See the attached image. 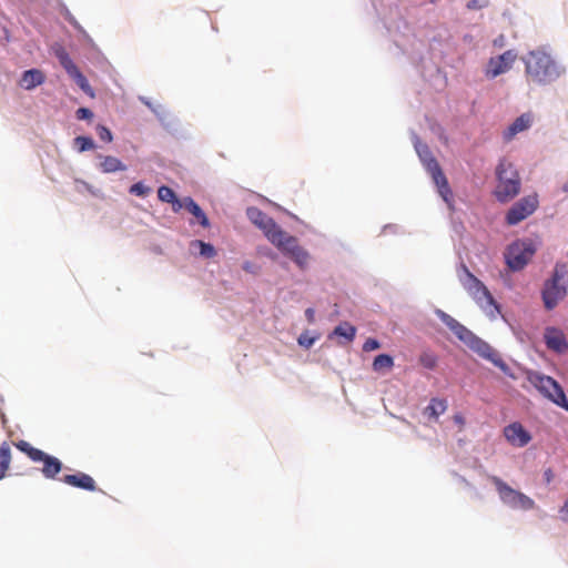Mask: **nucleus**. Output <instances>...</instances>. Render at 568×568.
Here are the masks:
<instances>
[{
    "label": "nucleus",
    "mask_w": 568,
    "mask_h": 568,
    "mask_svg": "<svg viewBox=\"0 0 568 568\" xmlns=\"http://www.w3.org/2000/svg\"><path fill=\"white\" fill-rule=\"evenodd\" d=\"M435 315L471 352L477 354L480 358L490 362L494 366L498 367L506 376L515 378V374L511 371L510 366L501 358L498 351H496L488 342L477 336L473 331H470L468 327L459 323L456 318H454L443 310L436 308Z\"/></svg>",
    "instance_id": "nucleus-1"
},
{
    "label": "nucleus",
    "mask_w": 568,
    "mask_h": 568,
    "mask_svg": "<svg viewBox=\"0 0 568 568\" xmlns=\"http://www.w3.org/2000/svg\"><path fill=\"white\" fill-rule=\"evenodd\" d=\"M526 74L538 85L545 87L557 82L567 73L566 65L551 54L549 45H541L528 51L523 57Z\"/></svg>",
    "instance_id": "nucleus-2"
},
{
    "label": "nucleus",
    "mask_w": 568,
    "mask_h": 568,
    "mask_svg": "<svg viewBox=\"0 0 568 568\" xmlns=\"http://www.w3.org/2000/svg\"><path fill=\"white\" fill-rule=\"evenodd\" d=\"M410 139L414 145V149L418 155V159L426 170V172L432 176L434 184L437 187V192L443 201L448 205V207H453V192L449 186L448 180L444 174L438 161L434 156L429 146L422 142L417 133L412 130Z\"/></svg>",
    "instance_id": "nucleus-3"
},
{
    "label": "nucleus",
    "mask_w": 568,
    "mask_h": 568,
    "mask_svg": "<svg viewBox=\"0 0 568 568\" xmlns=\"http://www.w3.org/2000/svg\"><path fill=\"white\" fill-rule=\"evenodd\" d=\"M567 276L568 264L557 262L541 288V300L547 311H552L567 296L568 282H565Z\"/></svg>",
    "instance_id": "nucleus-4"
},
{
    "label": "nucleus",
    "mask_w": 568,
    "mask_h": 568,
    "mask_svg": "<svg viewBox=\"0 0 568 568\" xmlns=\"http://www.w3.org/2000/svg\"><path fill=\"white\" fill-rule=\"evenodd\" d=\"M526 379L548 400L568 413V398L564 387L554 377L528 369Z\"/></svg>",
    "instance_id": "nucleus-5"
},
{
    "label": "nucleus",
    "mask_w": 568,
    "mask_h": 568,
    "mask_svg": "<svg viewBox=\"0 0 568 568\" xmlns=\"http://www.w3.org/2000/svg\"><path fill=\"white\" fill-rule=\"evenodd\" d=\"M496 178L498 186L495 195L499 202H508L520 192L521 181L515 165L503 159L496 166Z\"/></svg>",
    "instance_id": "nucleus-6"
},
{
    "label": "nucleus",
    "mask_w": 568,
    "mask_h": 568,
    "mask_svg": "<svg viewBox=\"0 0 568 568\" xmlns=\"http://www.w3.org/2000/svg\"><path fill=\"white\" fill-rule=\"evenodd\" d=\"M537 250L538 245L535 240L517 239L507 246L504 253L505 263L511 272H519L527 266Z\"/></svg>",
    "instance_id": "nucleus-7"
},
{
    "label": "nucleus",
    "mask_w": 568,
    "mask_h": 568,
    "mask_svg": "<svg viewBox=\"0 0 568 568\" xmlns=\"http://www.w3.org/2000/svg\"><path fill=\"white\" fill-rule=\"evenodd\" d=\"M495 486L500 501L513 510L528 511L536 507V503L532 498L510 487L506 481L497 476L490 478Z\"/></svg>",
    "instance_id": "nucleus-8"
},
{
    "label": "nucleus",
    "mask_w": 568,
    "mask_h": 568,
    "mask_svg": "<svg viewBox=\"0 0 568 568\" xmlns=\"http://www.w3.org/2000/svg\"><path fill=\"white\" fill-rule=\"evenodd\" d=\"M16 446L21 453L26 454L33 463L43 464L41 471L47 479H54L63 468V464L58 457L50 455L41 450L40 448L33 447L30 443L26 440L18 442Z\"/></svg>",
    "instance_id": "nucleus-9"
},
{
    "label": "nucleus",
    "mask_w": 568,
    "mask_h": 568,
    "mask_svg": "<svg viewBox=\"0 0 568 568\" xmlns=\"http://www.w3.org/2000/svg\"><path fill=\"white\" fill-rule=\"evenodd\" d=\"M539 205L538 194L525 195L515 202L507 211L505 221L508 225L515 226L530 216Z\"/></svg>",
    "instance_id": "nucleus-10"
},
{
    "label": "nucleus",
    "mask_w": 568,
    "mask_h": 568,
    "mask_svg": "<svg viewBox=\"0 0 568 568\" xmlns=\"http://www.w3.org/2000/svg\"><path fill=\"white\" fill-rule=\"evenodd\" d=\"M460 284L484 310L485 306L481 304L483 300L486 301L488 306H493L497 313H500V304L496 302L486 285L475 275H469L467 280L460 281Z\"/></svg>",
    "instance_id": "nucleus-11"
},
{
    "label": "nucleus",
    "mask_w": 568,
    "mask_h": 568,
    "mask_svg": "<svg viewBox=\"0 0 568 568\" xmlns=\"http://www.w3.org/2000/svg\"><path fill=\"white\" fill-rule=\"evenodd\" d=\"M246 216L255 226L263 231L267 240L268 235L275 233L281 227L273 217L256 206H248L246 209Z\"/></svg>",
    "instance_id": "nucleus-12"
},
{
    "label": "nucleus",
    "mask_w": 568,
    "mask_h": 568,
    "mask_svg": "<svg viewBox=\"0 0 568 568\" xmlns=\"http://www.w3.org/2000/svg\"><path fill=\"white\" fill-rule=\"evenodd\" d=\"M542 338L549 351L556 354H565L568 352V339L559 327H545Z\"/></svg>",
    "instance_id": "nucleus-13"
},
{
    "label": "nucleus",
    "mask_w": 568,
    "mask_h": 568,
    "mask_svg": "<svg viewBox=\"0 0 568 568\" xmlns=\"http://www.w3.org/2000/svg\"><path fill=\"white\" fill-rule=\"evenodd\" d=\"M516 60V53L513 50H507L497 57H493L488 61L486 75L487 78L494 79L509 69H511Z\"/></svg>",
    "instance_id": "nucleus-14"
},
{
    "label": "nucleus",
    "mask_w": 568,
    "mask_h": 568,
    "mask_svg": "<svg viewBox=\"0 0 568 568\" xmlns=\"http://www.w3.org/2000/svg\"><path fill=\"white\" fill-rule=\"evenodd\" d=\"M504 435L509 443L517 447H525L532 439L531 434L519 422L507 425Z\"/></svg>",
    "instance_id": "nucleus-15"
},
{
    "label": "nucleus",
    "mask_w": 568,
    "mask_h": 568,
    "mask_svg": "<svg viewBox=\"0 0 568 568\" xmlns=\"http://www.w3.org/2000/svg\"><path fill=\"white\" fill-rule=\"evenodd\" d=\"M268 241L285 256L290 255L292 250L301 246L296 236L290 235L281 227L268 235Z\"/></svg>",
    "instance_id": "nucleus-16"
},
{
    "label": "nucleus",
    "mask_w": 568,
    "mask_h": 568,
    "mask_svg": "<svg viewBox=\"0 0 568 568\" xmlns=\"http://www.w3.org/2000/svg\"><path fill=\"white\" fill-rule=\"evenodd\" d=\"M61 480L72 487L87 490V491H94L97 490V485L94 479L82 471H77L74 474L64 475Z\"/></svg>",
    "instance_id": "nucleus-17"
},
{
    "label": "nucleus",
    "mask_w": 568,
    "mask_h": 568,
    "mask_svg": "<svg viewBox=\"0 0 568 568\" xmlns=\"http://www.w3.org/2000/svg\"><path fill=\"white\" fill-rule=\"evenodd\" d=\"M531 126V115L523 113L517 116L510 125L504 131L503 139L506 142L511 141L518 133L528 130Z\"/></svg>",
    "instance_id": "nucleus-18"
},
{
    "label": "nucleus",
    "mask_w": 568,
    "mask_h": 568,
    "mask_svg": "<svg viewBox=\"0 0 568 568\" xmlns=\"http://www.w3.org/2000/svg\"><path fill=\"white\" fill-rule=\"evenodd\" d=\"M97 158L100 160L98 169L104 174H111L120 171H126L128 166L119 158L113 155H103L99 153Z\"/></svg>",
    "instance_id": "nucleus-19"
},
{
    "label": "nucleus",
    "mask_w": 568,
    "mask_h": 568,
    "mask_svg": "<svg viewBox=\"0 0 568 568\" xmlns=\"http://www.w3.org/2000/svg\"><path fill=\"white\" fill-rule=\"evenodd\" d=\"M45 81V75L40 69H29L22 72L20 85L24 90H33Z\"/></svg>",
    "instance_id": "nucleus-20"
},
{
    "label": "nucleus",
    "mask_w": 568,
    "mask_h": 568,
    "mask_svg": "<svg viewBox=\"0 0 568 568\" xmlns=\"http://www.w3.org/2000/svg\"><path fill=\"white\" fill-rule=\"evenodd\" d=\"M184 209L194 216L199 225L204 229H209L211 226L209 216L193 197L185 196Z\"/></svg>",
    "instance_id": "nucleus-21"
},
{
    "label": "nucleus",
    "mask_w": 568,
    "mask_h": 568,
    "mask_svg": "<svg viewBox=\"0 0 568 568\" xmlns=\"http://www.w3.org/2000/svg\"><path fill=\"white\" fill-rule=\"evenodd\" d=\"M356 332L357 329L353 324L349 322H342L333 328V331L328 334V338L332 339L334 337H342L346 343H351L354 341Z\"/></svg>",
    "instance_id": "nucleus-22"
},
{
    "label": "nucleus",
    "mask_w": 568,
    "mask_h": 568,
    "mask_svg": "<svg viewBox=\"0 0 568 568\" xmlns=\"http://www.w3.org/2000/svg\"><path fill=\"white\" fill-rule=\"evenodd\" d=\"M153 113L165 130L175 131L178 129V121L175 116H173L162 104H158V106L154 108Z\"/></svg>",
    "instance_id": "nucleus-23"
},
{
    "label": "nucleus",
    "mask_w": 568,
    "mask_h": 568,
    "mask_svg": "<svg viewBox=\"0 0 568 568\" xmlns=\"http://www.w3.org/2000/svg\"><path fill=\"white\" fill-rule=\"evenodd\" d=\"M394 367V357L388 353L376 355L372 363V369L375 373L383 374Z\"/></svg>",
    "instance_id": "nucleus-24"
},
{
    "label": "nucleus",
    "mask_w": 568,
    "mask_h": 568,
    "mask_svg": "<svg viewBox=\"0 0 568 568\" xmlns=\"http://www.w3.org/2000/svg\"><path fill=\"white\" fill-rule=\"evenodd\" d=\"M447 409V400L438 397H433L425 408V414L430 419H437Z\"/></svg>",
    "instance_id": "nucleus-25"
},
{
    "label": "nucleus",
    "mask_w": 568,
    "mask_h": 568,
    "mask_svg": "<svg viewBox=\"0 0 568 568\" xmlns=\"http://www.w3.org/2000/svg\"><path fill=\"white\" fill-rule=\"evenodd\" d=\"M190 248L191 250L197 248L199 255L203 258H213L214 256L217 255V251H216L215 246L212 243L205 242L202 240L191 241Z\"/></svg>",
    "instance_id": "nucleus-26"
},
{
    "label": "nucleus",
    "mask_w": 568,
    "mask_h": 568,
    "mask_svg": "<svg viewBox=\"0 0 568 568\" xmlns=\"http://www.w3.org/2000/svg\"><path fill=\"white\" fill-rule=\"evenodd\" d=\"M60 13L64 18V20L83 38L91 40L88 32L84 30V28L79 23V21L75 19V17L71 13L69 8L64 3H60Z\"/></svg>",
    "instance_id": "nucleus-27"
},
{
    "label": "nucleus",
    "mask_w": 568,
    "mask_h": 568,
    "mask_svg": "<svg viewBox=\"0 0 568 568\" xmlns=\"http://www.w3.org/2000/svg\"><path fill=\"white\" fill-rule=\"evenodd\" d=\"M11 462V448L7 442L0 446V480L4 478Z\"/></svg>",
    "instance_id": "nucleus-28"
},
{
    "label": "nucleus",
    "mask_w": 568,
    "mask_h": 568,
    "mask_svg": "<svg viewBox=\"0 0 568 568\" xmlns=\"http://www.w3.org/2000/svg\"><path fill=\"white\" fill-rule=\"evenodd\" d=\"M69 77L74 80L80 90H82L87 95H89L90 98H94V90L92 89L87 77L81 72L80 69H78Z\"/></svg>",
    "instance_id": "nucleus-29"
},
{
    "label": "nucleus",
    "mask_w": 568,
    "mask_h": 568,
    "mask_svg": "<svg viewBox=\"0 0 568 568\" xmlns=\"http://www.w3.org/2000/svg\"><path fill=\"white\" fill-rule=\"evenodd\" d=\"M301 270H304L310 258V253L302 246L292 250L291 254L287 255Z\"/></svg>",
    "instance_id": "nucleus-30"
},
{
    "label": "nucleus",
    "mask_w": 568,
    "mask_h": 568,
    "mask_svg": "<svg viewBox=\"0 0 568 568\" xmlns=\"http://www.w3.org/2000/svg\"><path fill=\"white\" fill-rule=\"evenodd\" d=\"M73 143L79 153L93 150L97 146L93 138L90 135H78L73 139Z\"/></svg>",
    "instance_id": "nucleus-31"
},
{
    "label": "nucleus",
    "mask_w": 568,
    "mask_h": 568,
    "mask_svg": "<svg viewBox=\"0 0 568 568\" xmlns=\"http://www.w3.org/2000/svg\"><path fill=\"white\" fill-rule=\"evenodd\" d=\"M57 58L69 75H71L79 69L73 62V60L70 58L69 53L63 49L57 52Z\"/></svg>",
    "instance_id": "nucleus-32"
},
{
    "label": "nucleus",
    "mask_w": 568,
    "mask_h": 568,
    "mask_svg": "<svg viewBox=\"0 0 568 568\" xmlns=\"http://www.w3.org/2000/svg\"><path fill=\"white\" fill-rule=\"evenodd\" d=\"M320 338V334L316 332H311L308 329L302 332L297 337V344L303 348H311L315 342Z\"/></svg>",
    "instance_id": "nucleus-33"
},
{
    "label": "nucleus",
    "mask_w": 568,
    "mask_h": 568,
    "mask_svg": "<svg viewBox=\"0 0 568 568\" xmlns=\"http://www.w3.org/2000/svg\"><path fill=\"white\" fill-rule=\"evenodd\" d=\"M419 364L427 369H435L438 363V357L433 352L425 351L419 355Z\"/></svg>",
    "instance_id": "nucleus-34"
},
{
    "label": "nucleus",
    "mask_w": 568,
    "mask_h": 568,
    "mask_svg": "<svg viewBox=\"0 0 568 568\" xmlns=\"http://www.w3.org/2000/svg\"><path fill=\"white\" fill-rule=\"evenodd\" d=\"M152 192V187L143 181H139L130 185L129 193L138 197L144 199Z\"/></svg>",
    "instance_id": "nucleus-35"
},
{
    "label": "nucleus",
    "mask_w": 568,
    "mask_h": 568,
    "mask_svg": "<svg viewBox=\"0 0 568 568\" xmlns=\"http://www.w3.org/2000/svg\"><path fill=\"white\" fill-rule=\"evenodd\" d=\"M176 196L175 191L168 185H161L158 189V197L161 202L171 203Z\"/></svg>",
    "instance_id": "nucleus-36"
},
{
    "label": "nucleus",
    "mask_w": 568,
    "mask_h": 568,
    "mask_svg": "<svg viewBox=\"0 0 568 568\" xmlns=\"http://www.w3.org/2000/svg\"><path fill=\"white\" fill-rule=\"evenodd\" d=\"M95 132L99 139L104 143H111L113 141V133L106 125L99 123L95 126Z\"/></svg>",
    "instance_id": "nucleus-37"
},
{
    "label": "nucleus",
    "mask_w": 568,
    "mask_h": 568,
    "mask_svg": "<svg viewBox=\"0 0 568 568\" xmlns=\"http://www.w3.org/2000/svg\"><path fill=\"white\" fill-rule=\"evenodd\" d=\"M94 116V113L91 109L87 106H80L75 111V118L80 121H91Z\"/></svg>",
    "instance_id": "nucleus-38"
},
{
    "label": "nucleus",
    "mask_w": 568,
    "mask_h": 568,
    "mask_svg": "<svg viewBox=\"0 0 568 568\" xmlns=\"http://www.w3.org/2000/svg\"><path fill=\"white\" fill-rule=\"evenodd\" d=\"M381 347V342L375 337H368L363 344L364 352H373Z\"/></svg>",
    "instance_id": "nucleus-39"
},
{
    "label": "nucleus",
    "mask_w": 568,
    "mask_h": 568,
    "mask_svg": "<svg viewBox=\"0 0 568 568\" xmlns=\"http://www.w3.org/2000/svg\"><path fill=\"white\" fill-rule=\"evenodd\" d=\"M456 272H457L459 282L463 280H467L469 275H474L464 262L459 263Z\"/></svg>",
    "instance_id": "nucleus-40"
},
{
    "label": "nucleus",
    "mask_w": 568,
    "mask_h": 568,
    "mask_svg": "<svg viewBox=\"0 0 568 568\" xmlns=\"http://www.w3.org/2000/svg\"><path fill=\"white\" fill-rule=\"evenodd\" d=\"M242 270L245 271L246 273L256 275L258 274L261 267L252 261H244L242 263Z\"/></svg>",
    "instance_id": "nucleus-41"
},
{
    "label": "nucleus",
    "mask_w": 568,
    "mask_h": 568,
    "mask_svg": "<svg viewBox=\"0 0 568 568\" xmlns=\"http://www.w3.org/2000/svg\"><path fill=\"white\" fill-rule=\"evenodd\" d=\"M170 204L172 205V211L174 213H179L182 209H184L185 197L180 199L176 196Z\"/></svg>",
    "instance_id": "nucleus-42"
},
{
    "label": "nucleus",
    "mask_w": 568,
    "mask_h": 568,
    "mask_svg": "<svg viewBox=\"0 0 568 568\" xmlns=\"http://www.w3.org/2000/svg\"><path fill=\"white\" fill-rule=\"evenodd\" d=\"M487 4L485 0H469L467 2V8L475 10V9H481Z\"/></svg>",
    "instance_id": "nucleus-43"
},
{
    "label": "nucleus",
    "mask_w": 568,
    "mask_h": 568,
    "mask_svg": "<svg viewBox=\"0 0 568 568\" xmlns=\"http://www.w3.org/2000/svg\"><path fill=\"white\" fill-rule=\"evenodd\" d=\"M559 516L564 523L568 524V498L565 500L564 505L559 508Z\"/></svg>",
    "instance_id": "nucleus-44"
},
{
    "label": "nucleus",
    "mask_w": 568,
    "mask_h": 568,
    "mask_svg": "<svg viewBox=\"0 0 568 568\" xmlns=\"http://www.w3.org/2000/svg\"><path fill=\"white\" fill-rule=\"evenodd\" d=\"M542 477H544L545 484L549 485L555 478V473L550 467H548L544 470Z\"/></svg>",
    "instance_id": "nucleus-45"
},
{
    "label": "nucleus",
    "mask_w": 568,
    "mask_h": 568,
    "mask_svg": "<svg viewBox=\"0 0 568 568\" xmlns=\"http://www.w3.org/2000/svg\"><path fill=\"white\" fill-rule=\"evenodd\" d=\"M304 315L310 324L315 323V310L313 307H307L304 312Z\"/></svg>",
    "instance_id": "nucleus-46"
},
{
    "label": "nucleus",
    "mask_w": 568,
    "mask_h": 568,
    "mask_svg": "<svg viewBox=\"0 0 568 568\" xmlns=\"http://www.w3.org/2000/svg\"><path fill=\"white\" fill-rule=\"evenodd\" d=\"M139 101L142 102L145 106H148L152 112L158 104L153 103L149 98L146 97H139Z\"/></svg>",
    "instance_id": "nucleus-47"
},
{
    "label": "nucleus",
    "mask_w": 568,
    "mask_h": 568,
    "mask_svg": "<svg viewBox=\"0 0 568 568\" xmlns=\"http://www.w3.org/2000/svg\"><path fill=\"white\" fill-rule=\"evenodd\" d=\"M398 230V225L397 224H386L384 227H383V231L384 232H390V233H396Z\"/></svg>",
    "instance_id": "nucleus-48"
},
{
    "label": "nucleus",
    "mask_w": 568,
    "mask_h": 568,
    "mask_svg": "<svg viewBox=\"0 0 568 568\" xmlns=\"http://www.w3.org/2000/svg\"><path fill=\"white\" fill-rule=\"evenodd\" d=\"M2 31H3V38H4V40L9 42V41H10V38H11V36H10V31H9L7 28H3V29H2Z\"/></svg>",
    "instance_id": "nucleus-49"
},
{
    "label": "nucleus",
    "mask_w": 568,
    "mask_h": 568,
    "mask_svg": "<svg viewBox=\"0 0 568 568\" xmlns=\"http://www.w3.org/2000/svg\"><path fill=\"white\" fill-rule=\"evenodd\" d=\"M78 183H81L89 192H92V186L87 183L85 181H79L77 180Z\"/></svg>",
    "instance_id": "nucleus-50"
},
{
    "label": "nucleus",
    "mask_w": 568,
    "mask_h": 568,
    "mask_svg": "<svg viewBox=\"0 0 568 568\" xmlns=\"http://www.w3.org/2000/svg\"><path fill=\"white\" fill-rule=\"evenodd\" d=\"M561 190L562 192L568 193V181L562 184Z\"/></svg>",
    "instance_id": "nucleus-51"
},
{
    "label": "nucleus",
    "mask_w": 568,
    "mask_h": 568,
    "mask_svg": "<svg viewBox=\"0 0 568 568\" xmlns=\"http://www.w3.org/2000/svg\"><path fill=\"white\" fill-rule=\"evenodd\" d=\"M455 422H456V423H463V422H464V419H463V417H462L460 415H456V416H455Z\"/></svg>",
    "instance_id": "nucleus-52"
}]
</instances>
